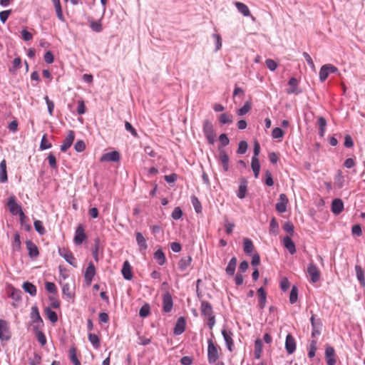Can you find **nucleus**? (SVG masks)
Instances as JSON below:
<instances>
[{
  "label": "nucleus",
  "mask_w": 365,
  "mask_h": 365,
  "mask_svg": "<svg viewBox=\"0 0 365 365\" xmlns=\"http://www.w3.org/2000/svg\"><path fill=\"white\" fill-rule=\"evenodd\" d=\"M257 292L259 297V307L260 309H263L267 302V293L263 287L259 288Z\"/></svg>",
  "instance_id": "obj_29"
},
{
  "label": "nucleus",
  "mask_w": 365,
  "mask_h": 365,
  "mask_svg": "<svg viewBox=\"0 0 365 365\" xmlns=\"http://www.w3.org/2000/svg\"><path fill=\"white\" fill-rule=\"evenodd\" d=\"M219 140L220 143V145L219 146H220L222 148H224V147L227 146L230 143V140L225 133H222L219 136Z\"/></svg>",
  "instance_id": "obj_63"
},
{
  "label": "nucleus",
  "mask_w": 365,
  "mask_h": 365,
  "mask_svg": "<svg viewBox=\"0 0 365 365\" xmlns=\"http://www.w3.org/2000/svg\"><path fill=\"white\" fill-rule=\"evenodd\" d=\"M202 131L208 143L210 145H213L215 142L216 135L214 130L212 123L208 120H204Z\"/></svg>",
  "instance_id": "obj_3"
},
{
  "label": "nucleus",
  "mask_w": 365,
  "mask_h": 365,
  "mask_svg": "<svg viewBox=\"0 0 365 365\" xmlns=\"http://www.w3.org/2000/svg\"><path fill=\"white\" fill-rule=\"evenodd\" d=\"M222 335L226 344V346L230 351L234 349V341L232 339L233 333L230 329L223 328L222 329Z\"/></svg>",
  "instance_id": "obj_7"
},
{
  "label": "nucleus",
  "mask_w": 365,
  "mask_h": 365,
  "mask_svg": "<svg viewBox=\"0 0 365 365\" xmlns=\"http://www.w3.org/2000/svg\"><path fill=\"white\" fill-rule=\"evenodd\" d=\"M192 262V257L190 256H186L182 257L178 262V269L181 272H185L190 266Z\"/></svg>",
  "instance_id": "obj_28"
},
{
  "label": "nucleus",
  "mask_w": 365,
  "mask_h": 365,
  "mask_svg": "<svg viewBox=\"0 0 365 365\" xmlns=\"http://www.w3.org/2000/svg\"><path fill=\"white\" fill-rule=\"evenodd\" d=\"M219 121L221 124H230L233 122V116L231 114L224 113L220 115Z\"/></svg>",
  "instance_id": "obj_42"
},
{
  "label": "nucleus",
  "mask_w": 365,
  "mask_h": 365,
  "mask_svg": "<svg viewBox=\"0 0 365 365\" xmlns=\"http://www.w3.org/2000/svg\"><path fill=\"white\" fill-rule=\"evenodd\" d=\"M7 294L9 297L11 298L16 302H19L21 299V290L16 289L13 286H9L7 288Z\"/></svg>",
  "instance_id": "obj_23"
},
{
  "label": "nucleus",
  "mask_w": 365,
  "mask_h": 365,
  "mask_svg": "<svg viewBox=\"0 0 365 365\" xmlns=\"http://www.w3.org/2000/svg\"><path fill=\"white\" fill-rule=\"evenodd\" d=\"M355 270H356V274L357 279H359V281L360 282V283L361 284H365V279H364V270L362 269V268L359 265H356L355 266Z\"/></svg>",
  "instance_id": "obj_45"
},
{
  "label": "nucleus",
  "mask_w": 365,
  "mask_h": 365,
  "mask_svg": "<svg viewBox=\"0 0 365 365\" xmlns=\"http://www.w3.org/2000/svg\"><path fill=\"white\" fill-rule=\"evenodd\" d=\"M56 10V16L58 19L61 21H64L65 19L63 14L62 8L61 5L60 0H51Z\"/></svg>",
  "instance_id": "obj_33"
},
{
  "label": "nucleus",
  "mask_w": 365,
  "mask_h": 365,
  "mask_svg": "<svg viewBox=\"0 0 365 365\" xmlns=\"http://www.w3.org/2000/svg\"><path fill=\"white\" fill-rule=\"evenodd\" d=\"M284 135V132L283 131V130L280 128H274L273 130H272V137L274 138V139H277V138H282Z\"/></svg>",
  "instance_id": "obj_56"
},
{
  "label": "nucleus",
  "mask_w": 365,
  "mask_h": 365,
  "mask_svg": "<svg viewBox=\"0 0 365 365\" xmlns=\"http://www.w3.org/2000/svg\"><path fill=\"white\" fill-rule=\"evenodd\" d=\"M11 332L6 321L0 319V339L1 341H9L11 339Z\"/></svg>",
  "instance_id": "obj_9"
},
{
  "label": "nucleus",
  "mask_w": 365,
  "mask_h": 365,
  "mask_svg": "<svg viewBox=\"0 0 365 365\" xmlns=\"http://www.w3.org/2000/svg\"><path fill=\"white\" fill-rule=\"evenodd\" d=\"M307 273L310 277L311 282L316 283L319 280L321 273H320L319 268L317 267V266L315 264L310 262L308 264Z\"/></svg>",
  "instance_id": "obj_6"
},
{
  "label": "nucleus",
  "mask_w": 365,
  "mask_h": 365,
  "mask_svg": "<svg viewBox=\"0 0 365 365\" xmlns=\"http://www.w3.org/2000/svg\"><path fill=\"white\" fill-rule=\"evenodd\" d=\"M62 293L63 296H66L68 299H72L74 297V292L71 289V286L68 283H66L63 285Z\"/></svg>",
  "instance_id": "obj_40"
},
{
  "label": "nucleus",
  "mask_w": 365,
  "mask_h": 365,
  "mask_svg": "<svg viewBox=\"0 0 365 365\" xmlns=\"http://www.w3.org/2000/svg\"><path fill=\"white\" fill-rule=\"evenodd\" d=\"M191 202L195 212L197 213H200L202 212V205L198 198L195 196H192Z\"/></svg>",
  "instance_id": "obj_48"
},
{
  "label": "nucleus",
  "mask_w": 365,
  "mask_h": 365,
  "mask_svg": "<svg viewBox=\"0 0 365 365\" xmlns=\"http://www.w3.org/2000/svg\"><path fill=\"white\" fill-rule=\"evenodd\" d=\"M235 6L240 13L243 14L245 16H249L250 15V11L247 5L242 2L236 1L235 2Z\"/></svg>",
  "instance_id": "obj_34"
},
{
  "label": "nucleus",
  "mask_w": 365,
  "mask_h": 365,
  "mask_svg": "<svg viewBox=\"0 0 365 365\" xmlns=\"http://www.w3.org/2000/svg\"><path fill=\"white\" fill-rule=\"evenodd\" d=\"M247 184H248V182H247V180L245 178H242L240 180V185H239V188H238V190L237 192V196L240 199H243V198L245 197L246 193H247Z\"/></svg>",
  "instance_id": "obj_24"
},
{
  "label": "nucleus",
  "mask_w": 365,
  "mask_h": 365,
  "mask_svg": "<svg viewBox=\"0 0 365 365\" xmlns=\"http://www.w3.org/2000/svg\"><path fill=\"white\" fill-rule=\"evenodd\" d=\"M12 247L14 251H19L21 249L20 235L18 233L14 235V241L12 242Z\"/></svg>",
  "instance_id": "obj_53"
},
{
  "label": "nucleus",
  "mask_w": 365,
  "mask_h": 365,
  "mask_svg": "<svg viewBox=\"0 0 365 365\" xmlns=\"http://www.w3.org/2000/svg\"><path fill=\"white\" fill-rule=\"evenodd\" d=\"M7 180L6 163L5 160H3L0 163V182H6Z\"/></svg>",
  "instance_id": "obj_32"
},
{
  "label": "nucleus",
  "mask_w": 365,
  "mask_h": 365,
  "mask_svg": "<svg viewBox=\"0 0 365 365\" xmlns=\"http://www.w3.org/2000/svg\"><path fill=\"white\" fill-rule=\"evenodd\" d=\"M312 316L310 318V322L312 324V329H321L322 323L320 319H316V315L311 312Z\"/></svg>",
  "instance_id": "obj_50"
},
{
  "label": "nucleus",
  "mask_w": 365,
  "mask_h": 365,
  "mask_svg": "<svg viewBox=\"0 0 365 365\" xmlns=\"http://www.w3.org/2000/svg\"><path fill=\"white\" fill-rule=\"evenodd\" d=\"M297 348V343L294 337L291 334H288L286 336L285 340V349L289 354H292Z\"/></svg>",
  "instance_id": "obj_12"
},
{
  "label": "nucleus",
  "mask_w": 365,
  "mask_h": 365,
  "mask_svg": "<svg viewBox=\"0 0 365 365\" xmlns=\"http://www.w3.org/2000/svg\"><path fill=\"white\" fill-rule=\"evenodd\" d=\"M325 358L327 365L336 364V354L334 349L332 346L329 345L327 346L325 349Z\"/></svg>",
  "instance_id": "obj_16"
},
{
  "label": "nucleus",
  "mask_w": 365,
  "mask_h": 365,
  "mask_svg": "<svg viewBox=\"0 0 365 365\" xmlns=\"http://www.w3.org/2000/svg\"><path fill=\"white\" fill-rule=\"evenodd\" d=\"M218 151H219L218 159L222 166L223 171L227 172L229 170V163H230L229 156H228L226 150L224 148H221L220 146L218 147Z\"/></svg>",
  "instance_id": "obj_8"
},
{
  "label": "nucleus",
  "mask_w": 365,
  "mask_h": 365,
  "mask_svg": "<svg viewBox=\"0 0 365 365\" xmlns=\"http://www.w3.org/2000/svg\"><path fill=\"white\" fill-rule=\"evenodd\" d=\"M344 209L343 201L339 198H336L331 202V211L335 215L340 214Z\"/></svg>",
  "instance_id": "obj_26"
},
{
  "label": "nucleus",
  "mask_w": 365,
  "mask_h": 365,
  "mask_svg": "<svg viewBox=\"0 0 365 365\" xmlns=\"http://www.w3.org/2000/svg\"><path fill=\"white\" fill-rule=\"evenodd\" d=\"M287 203L288 199L287 195L284 193H282L279 195V202L276 204L275 208L280 213L285 212L287 211Z\"/></svg>",
  "instance_id": "obj_17"
},
{
  "label": "nucleus",
  "mask_w": 365,
  "mask_h": 365,
  "mask_svg": "<svg viewBox=\"0 0 365 365\" xmlns=\"http://www.w3.org/2000/svg\"><path fill=\"white\" fill-rule=\"evenodd\" d=\"M86 148V144L83 140H78L74 145V149L76 152H83Z\"/></svg>",
  "instance_id": "obj_64"
},
{
  "label": "nucleus",
  "mask_w": 365,
  "mask_h": 365,
  "mask_svg": "<svg viewBox=\"0 0 365 365\" xmlns=\"http://www.w3.org/2000/svg\"><path fill=\"white\" fill-rule=\"evenodd\" d=\"M279 225L275 218H272L269 224V232L277 235L278 232Z\"/></svg>",
  "instance_id": "obj_59"
},
{
  "label": "nucleus",
  "mask_w": 365,
  "mask_h": 365,
  "mask_svg": "<svg viewBox=\"0 0 365 365\" xmlns=\"http://www.w3.org/2000/svg\"><path fill=\"white\" fill-rule=\"evenodd\" d=\"M243 250L247 255H250L254 250V245L252 241L249 238L243 240Z\"/></svg>",
  "instance_id": "obj_36"
},
{
  "label": "nucleus",
  "mask_w": 365,
  "mask_h": 365,
  "mask_svg": "<svg viewBox=\"0 0 365 365\" xmlns=\"http://www.w3.org/2000/svg\"><path fill=\"white\" fill-rule=\"evenodd\" d=\"M185 324H186V322H185V318L182 317H179L178 319V320L175 323V327H174V330H173L174 334L175 335H180L181 334H182L185 329Z\"/></svg>",
  "instance_id": "obj_19"
},
{
  "label": "nucleus",
  "mask_w": 365,
  "mask_h": 365,
  "mask_svg": "<svg viewBox=\"0 0 365 365\" xmlns=\"http://www.w3.org/2000/svg\"><path fill=\"white\" fill-rule=\"evenodd\" d=\"M154 258L160 265H163L166 262L165 255L161 249L155 252Z\"/></svg>",
  "instance_id": "obj_37"
},
{
  "label": "nucleus",
  "mask_w": 365,
  "mask_h": 365,
  "mask_svg": "<svg viewBox=\"0 0 365 365\" xmlns=\"http://www.w3.org/2000/svg\"><path fill=\"white\" fill-rule=\"evenodd\" d=\"M283 244L284 247L289 251L291 255H294L296 252L295 244L292 241L290 237L285 236L283 238Z\"/></svg>",
  "instance_id": "obj_27"
},
{
  "label": "nucleus",
  "mask_w": 365,
  "mask_h": 365,
  "mask_svg": "<svg viewBox=\"0 0 365 365\" xmlns=\"http://www.w3.org/2000/svg\"><path fill=\"white\" fill-rule=\"evenodd\" d=\"M7 205L9 207V211L12 215H19L20 221L21 223H23L26 216L21 209V207L16 202V198L14 196L9 197Z\"/></svg>",
  "instance_id": "obj_2"
},
{
  "label": "nucleus",
  "mask_w": 365,
  "mask_h": 365,
  "mask_svg": "<svg viewBox=\"0 0 365 365\" xmlns=\"http://www.w3.org/2000/svg\"><path fill=\"white\" fill-rule=\"evenodd\" d=\"M26 245L29 251V256L31 259L36 258L39 255L37 246L31 240H27L26 242Z\"/></svg>",
  "instance_id": "obj_21"
},
{
  "label": "nucleus",
  "mask_w": 365,
  "mask_h": 365,
  "mask_svg": "<svg viewBox=\"0 0 365 365\" xmlns=\"http://www.w3.org/2000/svg\"><path fill=\"white\" fill-rule=\"evenodd\" d=\"M95 274V266L92 262H90L84 273L85 282L88 286L91 285Z\"/></svg>",
  "instance_id": "obj_13"
},
{
  "label": "nucleus",
  "mask_w": 365,
  "mask_h": 365,
  "mask_svg": "<svg viewBox=\"0 0 365 365\" xmlns=\"http://www.w3.org/2000/svg\"><path fill=\"white\" fill-rule=\"evenodd\" d=\"M75 139V133L73 130H69L66 138L63 140V143L61 145V150L66 152L73 144Z\"/></svg>",
  "instance_id": "obj_14"
},
{
  "label": "nucleus",
  "mask_w": 365,
  "mask_h": 365,
  "mask_svg": "<svg viewBox=\"0 0 365 365\" xmlns=\"http://www.w3.org/2000/svg\"><path fill=\"white\" fill-rule=\"evenodd\" d=\"M319 124V133L321 137L324 135L325 128L327 126V120L324 117H319L318 118Z\"/></svg>",
  "instance_id": "obj_44"
},
{
  "label": "nucleus",
  "mask_w": 365,
  "mask_h": 365,
  "mask_svg": "<svg viewBox=\"0 0 365 365\" xmlns=\"http://www.w3.org/2000/svg\"><path fill=\"white\" fill-rule=\"evenodd\" d=\"M173 307V301L172 295L170 292H166L163 295V311L169 313L172 311Z\"/></svg>",
  "instance_id": "obj_10"
},
{
  "label": "nucleus",
  "mask_w": 365,
  "mask_h": 365,
  "mask_svg": "<svg viewBox=\"0 0 365 365\" xmlns=\"http://www.w3.org/2000/svg\"><path fill=\"white\" fill-rule=\"evenodd\" d=\"M316 351H317V341L312 340L309 344L308 356L309 358H313L315 356Z\"/></svg>",
  "instance_id": "obj_55"
},
{
  "label": "nucleus",
  "mask_w": 365,
  "mask_h": 365,
  "mask_svg": "<svg viewBox=\"0 0 365 365\" xmlns=\"http://www.w3.org/2000/svg\"><path fill=\"white\" fill-rule=\"evenodd\" d=\"M86 235L82 225H79L75 231L73 242L76 245H80L86 239Z\"/></svg>",
  "instance_id": "obj_11"
},
{
  "label": "nucleus",
  "mask_w": 365,
  "mask_h": 365,
  "mask_svg": "<svg viewBox=\"0 0 365 365\" xmlns=\"http://www.w3.org/2000/svg\"><path fill=\"white\" fill-rule=\"evenodd\" d=\"M319 79L322 82H324L329 76V73L327 69V66L324 65L321 67L319 71Z\"/></svg>",
  "instance_id": "obj_58"
},
{
  "label": "nucleus",
  "mask_w": 365,
  "mask_h": 365,
  "mask_svg": "<svg viewBox=\"0 0 365 365\" xmlns=\"http://www.w3.org/2000/svg\"><path fill=\"white\" fill-rule=\"evenodd\" d=\"M69 355L71 361L74 365H81L80 361L77 358L75 348L72 347L70 349Z\"/></svg>",
  "instance_id": "obj_51"
},
{
  "label": "nucleus",
  "mask_w": 365,
  "mask_h": 365,
  "mask_svg": "<svg viewBox=\"0 0 365 365\" xmlns=\"http://www.w3.org/2000/svg\"><path fill=\"white\" fill-rule=\"evenodd\" d=\"M45 288L51 294H57L56 286L53 282H46L45 284Z\"/></svg>",
  "instance_id": "obj_62"
},
{
  "label": "nucleus",
  "mask_w": 365,
  "mask_h": 365,
  "mask_svg": "<svg viewBox=\"0 0 365 365\" xmlns=\"http://www.w3.org/2000/svg\"><path fill=\"white\" fill-rule=\"evenodd\" d=\"M22 287L24 290L31 294V296H35L36 294V287L32 283L29 282H25Z\"/></svg>",
  "instance_id": "obj_38"
},
{
  "label": "nucleus",
  "mask_w": 365,
  "mask_h": 365,
  "mask_svg": "<svg viewBox=\"0 0 365 365\" xmlns=\"http://www.w3.org/2000/svg\"><path fill=\"white\" fill-rule=\"evenodd\" d=\"M219 359L218 346L212 339L207 341V361L212 364Z\"/></svg>",
  "instance_id": "obj_4"
},
{
  "label": "nucleus",
  "mask_w": 365,
  "mask_h": 365,
  "mask_svg": "<svg viewBox=\"0 0 365 365\" xmlns=\"http://www.w3.org/2000/svg\"><path fill=\"white\" fill-rule=\"evenodd\" d=\"M182 216V211L180 207H176L174 208L171 217L173 220H178L180 219Z\"/></svg>",
  "instance_id": "obj_60"
},
{
  "label": "nucleus",
  "mask_w": 365,
  "mask_h": 365,
  "mask_svg": "<svg viewBox=\"0 0 365 365\" xmlns=\"http://www.w3.org/2000/svg\"><path fill=\"white\" fill-rule=\"evenodd\" d=\"M150 312V307L148 304H145L139 311L140 317L144 318L149 315Z\"/></svg>",
  "instance_id": "obj_54"
},
{
  "label": "nucleus",
  "mask_w": 365,
  "mask_h": 365,
  "mask_svg": "<svg viewBox=\"0 0 365 365\" xmlns=\"http://www.w3.org/2000/svg\"><path fill=\"white\" fill-rule=\"evenodd\" d=\"M120 160V153L118 151H112L103 154L101 158V161L118 162Z\"/></svg>",
  "instance_id": "obj_20"
},
{
  "label": "nucleus",
  "mask_w": 365,
  "mask_h": 365,
  "mask_svg": "<svg viewBox=\"0 0 365 365\" xmlns=\"http://www.w3.org/2000/svg\"><path fill=\"white\" fill-rule=\"evenodd\" d=\"M44 312L48 319L52 322L56 323L58 321L57 314L53 311L50 307H47L44 309Z\"/></svg>",
  "instance_id": "obj_39"
},
{
  "label": "nucleus",
  "mask_w": 365,
  "mask_h": 365,
  "mask_svg": "<svg viewBox=\"0 0 365 365\" xmlns=\"http://www.w3.org/2000/svg\"><path fill=\"white\" fill-rule=\"evenodd\" d=\"M31 318L32 320L33 329H37V328H41L43 326V322L41 317L38 309L36 306H33L31 310Z\"/></svg>",
  "instance_id": "obj_5"
},
{
  "label": "nucleus",
  "mask_w": 365,
  "mask_h": 365,
  "mask_svg": "<svg viewBox=\"0 0 365 365\" xmlns=\"http://www.w3.org/2000/svg\"><path fill=\"white\" fill-rule=\"evenodd\" d=\"M41 328H37L34 329L38 341L41 346H44L46 344V338L43 332L41 330Z\"/></svg>",
  "instance_id": "obj_41"
},
{
  "label": "nucleus",
  "mask_w": 365,
  "mask_h": 365,
  "mask_svg": "<svg viewBox=\"0 0 365 365\" xmlns=\"http://www.w3.org/2000/svg\"><path fill=\"white\" fill-rule=\"evenodd\" d=\"M135 237L140 252H145L148 249L146 239L143 237V234L139 232L135 233Z\"/></svg>",
  "instance_id": "obj_22"
},
{
  "label": "nucleus",
  "mask_w": 365,
  "mask_h": 365,
  "mask_svg": "<svg viewBox=\"0 0 365 365\" xmlns=\"http://www.w3.org/2000/svg\"><path fill=\"white\" fill-rule=\"evenodd\" d=\"M263 344L260 339H257L255 341V358L257 359H260L262 352Z\"/></svg>",
  "instance_id": "obj_31"
},
{
  "label": "nucleus",
  "mask_w": 365,
  "mask_h": 365,
  "mask_svg": "<svg viewBox=\"0 0 365 365\" xmlns=\"http://www.w3.org/2000/svg\"><path fill=\"white\" fill-rule=\"evenodd\" d=\"M247 147H248L247 143L245 140H241L239 143L238 149L237 150V153L238 154H241V155L245 154L247 152Z\"/></svg>",
  "instance_id": "obj_57"
},
{
  "label": "nucleus",
  "mask_w": 365,
  "mask_h": 365,
  "mask_svg": "<svg viewBox=\"0 0 365 365\" xmlns=\"http://www.w3.org/2000/svg\"><path fill=\"white\" fill-rule=\"evenodd\" d=\"M121 273L126 280H131L133 279L132 267L128 261H125L121 269Z\"/></svg>",
  "instance_id": "obj_25"
},
{
  "label": "nucleus",
  "mask_w": 365,
  "mask_h": 365,
  "mask_svg": "<svg viewBox=\"0 0 365 365\" xmlns=\"http://www.w3.org/2000/svg\"><path fill=\"white\" fill-rule=\"evenodd\" d=\"M51 146H52L51 143L50 142H48V140L46 139V135H43V136L41 139V141L40 149L41 150H46V149L51 148Z\"/></svg>",
  "instance_id": "obj_61"
},
{
  "label": "nucleus",
  "mask_w": 365,
  "mask_h": 365,
  "mask_svg": "<svg viewBox=\"0 0 365 365\" xmlns=\"http://www.w3.org/2000/svg\"><path fill=\"white\" fill-rule=\"evenodd\" d=\"M88 340L94 348L98 349L100 346V339L96 334L91 333L88 334Z\"/></svg>",
  "instance_id": "obj_49"
},
{
  "label": "nucleus",
  "mask_w": 365,
  "mask_h": 365,
  "mask_svg": "<svg viewBox=\"0 0 365 365\" xmlns=\"http://www.w3.org/2000/svg\"><path fill=\"white\" fill-rule=\"evenodd\" d=\"M58 253L59 255L65 259V260L70 264L73 267L77 266L76 259L73 257L71 252L66 250V249H58Z\"/></svg>",
  "instance_id": "obj_15"
},
{
  "label": "nucleus",
  "mask_w": 365,
  "mask_h": 365,
  "mask_svg": "<svg viewBox=\"0 0 365 365\" xmlns=\"http://www.w3.org/2000/svg\"><path fill=\"white\" fill-rule=\"evenodd\" d=\"M237 258L235 257H233L230 260L226 269L225 272L227 274L232 276L235 274L236 266H237Z\"/></svg>",
  "instance_id": "obj_30"
},
{
  "label": "nucleus",
  "mask_w": 365,
  "mask_h": 365,
  "mask_svg": "<svg viewBox=\"0 0 365 365\" xmlns=\"http://www.w3.org/2000/svg\"><path fill=\"white\" fill-rule=\"evenodd\" d=\"M298 299V289L296 286L292 287L289 294V302L293 304L297 302Z\"/></svg>",
  "instance_id": "obj_47"
},
{
  "label": "nucleus",
  "mask_w": 365,
  "mask_h": 365,
  "mask_svg": "<svg viewBox=\"0 0 365 365\" xmlns=\"http://www.w3.org/2000/svg\"><path fill=\"white\" fill-rule=\"evenodd\" d=\"M251 167L253 170L255 178H257L260 171V163L258 158H252Z\"/></svg>",
  "instance_id": "obj_35"
},
{
  "label": "nucleus",
  "mask_w": 365,
  "mask_h": 365,
  "mask_svg": "<svg viewBox=\"0 0 365 365\" xmlns=\"http://www.w3.org/2000/svg\"><path fill=\"white\" fill-rule=\"evenodd\" d=\"M34 228L36 231L41 235H43L46 233L45 227L43 225V222L41 220H36L34 222Z\"/></svg>",
  "instance_id": "obj_46"
},
{
  "label": "nucleus",
  "mask_w": 365,
  "mask_h": 365,
  "mask_svg": "<svg viewBox=\"0 0 365 365\" xmlns=\"http://www.w3.org/2000/svg\"><path fill=\"white\" fill-rule=\"evenodd\" d=\"M101 19L98 21L91 20L89 21L91 29L95 32H101L103 30Z\"/></svg>",
  "instance_id": "obj_43"
},
{
  "label": "nucleus",
  "mask_w": 365,
  "mask_h": 365,
  "mask_svg": "<svg viewBox=\"0 0 365 365\" xmlns=\"http://www.w3.org/2000/svg\"><path fill=\"white\" fill-rule=\"evenodd\" d=\"M289 88L287 90L289 94L298 95L301 93V90L298 88V81L296 78L292 77L288 82Z\"/></svg>",
  "instance_id": "obj_18"
},
{
  "label": "nucleus",
  "mask_w": 365,
  "mask_h": 365,
  "mask_svg": "<svg viewBox=\"0 0 365 365\" xmlns=\"http://www.w3.org/2000/svg\"><path fill=\"white\" fill-rule=\"evenodd\" d=\"M251 109V104L250 102H246L244 106L237 110V113L238 115L242 116L247 114Z\"/></svg>",
  "instance_id": "obj_52"
},
{
  "label": "nucleus",
  "mask_w": 365,
  "mask_h": 365,
  "mask_svg": "<svg viewBox=\"0 0 365 365\" xmlns=\"http://www.w3.org/2000/svg\"><path fill=\"white\" fill-rule=\"evenodd\" d=\"M201 314L207 318V324L212 329L215 324V316L211 304L207 301H202L200 306Z\"/></svg>",
  "instance_id": "obj_1"
}]
</instances>
